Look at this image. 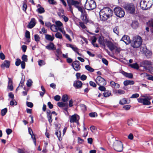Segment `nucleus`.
<instances>
[{
    "label": "nucleus",
    "instance_id": "1",
    "mask_svg": "<svg viewBox=\"0 0 153 153\" xmlns=\"http://www.w3.org/2000/svg\"><path fill=\"white\" fill-rule=\"evenodd\" d=\"M112 10L108 7L104 8L100 10L99 13L100 18L103 21L108 19L112 16Z\"/></svg>",
    "mask_w": 153,
    "mask_h": 153
},
{
    "label": "nucleus",
    "instance_id": "2",
    "mask_svg": "<svg viewBox=\"0 0 153 153\" xmlns=\"http://www.w3.org/2000/svg\"><path fill=\"white\" fill-rule=\"evenodd\" d=\"M143 40L141 37L139 36H137L133 38L131 42V46L134 48H139L142 44Z\"/></svg>",
    "mask_w": 153,
    "mask_h": 153
},
{
    "label": "nucleus",
    "instance_id": "3",
    "mask_svg": "<svg viewBox=\"0 0 153 153\" xmlns=\"http://www.w3.org/2000/svg\"><path fill=\"white\" fill-rule=\"evenodd\" d=\"M153 4V0H142L140 5L141 8L143 10H146L150 8Z\"/></svg>",
    "mask_w": 153,
    "mask_h": 153
},
{
    "label": "nucleus",
    "instance_id": "4",
    "mask_svg": "<svg viewBox=\"0 0 153 153\" xmlns=\"http://www.w3.org/2000/svg\"><path fill=\"white\" fill-rule=\"evenodd\" d=\"M85 8L88 10H92L96 7V4L93 0H86Z\"/></svg>",
    "mask_w": 153,
    "mask_h": 153
},
{
    "label": "nucleus",
    "instance_id": "5",
    "mask_svg": "<svg viewBox=\"0 0 153 153\" xmlns=\"http://www.w3.org/2000/svg\"><path fill=\"white\" fill-rule=\"evenodd\" d=\"M143 97L144 98H139L137 99L138 102L140 103L143 104V105H149L151 104L150 100L152 99L151 97L150 96H143Z\"/></svg>",
    "mask_w": 153,
    "mask_h": 153
},
{
    "label": "nucleus",
    "instance_id": "6",
    "mask_svg": "<svg viewBox=\"0 0 153 153\" xmlns=\"http://www.w3.org/2000/svg\"><path fill=\"white\" fill-rule=\"evenodd\" d=\"M123 144L120 141L116 140L114 142L113 147L114 149L118 152H121L123 150Z\"/></svg>",
    "mask_w": 153,
    "mask_h": 153
},
{
    "label": "nucleus",
    "instance_id": "7",
    "mask_svg": "<svg viewBox=\"0 0 153 153\" xmlns=\"http://www.w3.org/2000/svg\"><path fill=\"white\" fill-rule=\"evenodd\" d=\"M125 8L126 11L130 14H133L135 13V7L132 3L126 4L125 6Z\"/></svg>",
    "mask_w": 153,
    "mask_h": 153
},
{
    "label": "nucleus",
    "instance_id": "8",
    "mask_svg": "<svg viewBox=\"0 0 153 153\" xmlns=\"http://www.w3.org/2000/svg\"><path fill=\"white\" fill-rule=\"evenodd\" d=\"M115 15L120 18L123 17L125 15V12L123 10L119 7H115L114 10Z\"/></svg>",
    "mask_w": 153,
    "mask_h": 153
},
{
    "label": "nucleus",
    "instance_id": "9",
    "mask_svg": "<svg viewBox=\"0 0 153 153\" xmlns=\"http://www.w3.org/2000/svg\"><path fill=\"white\" fill-rule=\"evenodd\" d=\"M95 81L99 85H106L105 80L100 76L97 77Z\"/></svg>",
    "mask_w": 153,
    "mask_h": 153
},
{
    "label": "nucleus",
    "instance_id": "10",
    "mask_svg": "<svg viewBox=\"0 0 153 153\" xmlns=\"http://www.w3.org/2000/svg\"><path fill=\"white\" fill-rule=\"evenodd\" d=\"M80 63L79 61H76L74 62L72 66L74 70L76 71H78L80 70Z\"/></svg>",
    "mask_w": 153,
    "mask_h": 153
},
{
    "label": "nucleus",
    "instance_id": "11",
    "mask_svg": "<svg viewBox=\"0 0 153 153\" xmlns=\"http://www.w3.org/2000/svg\"><path fill=\"white\" fill-rule=\"evenodd\" d=\"M106 44L107 46L111 51H113L116 48V46L110 41H107L106 42Z\"/></svg>",
    "mask_w": 153,
    "mask_h": 153
},
{
    "label": "nucleus",
    "instance_id": "12",
    "mask_svg": "<svg viewBox=\"0 0 153 153\" xmlns=\"http://www.w3.org/2000/svg\"><path fill=\"white\" fill-rule=\"evenodd\" d=\"M80 18L85 23L87 24L89 22L88 18L87 17V14L85 12L81 13Z\"/></svg>",
    "mask_w": 153,
    "mask_h": 153
},
{
    "label": "nucleus",
    "instance_id": "13",
    "mask_svg": "<svg viewBox=\"0 0 153 153\" xmlns=\"http://www.w3.org/2000/svg\"><path fill=\"white\" fill-rule=\"evenodd\" d=\"M36 21L34 18H33L30 19L27 27L31 29L34 27L36 24Z\"/></svg>",
    "mask_w": 153,
    "mask_h": 153
},
{
    "label": "nucleus",
    "instance_id": "14",
    "mask_svg": "<svg viewBox=\"0 0 153 153\" xmlns=\"http://www.w3.org/2000/svg\"><path fill=\"white\" fill-rule=\"evenodd\" d=\"M79 116L76 114H74L70 118V123H78L79 118L77 119V117L79 118Z\"/></svg>",
    "mask_w": 153,
    "mask_h": 153
},
{
    "label": "nucleus",
    "instance_id": "15",
    "mask_svg": "<svg viewBox=\"0 0 153 153\" xmlns=\"http://www.w3.org/2000/svg\"><path fill=\"white\" fill-rule=\"evenodd\" d=\"M107 41L106 39L105 40L103 36H100L98 40L99 43L101 45L104 47L105 46V43Z\"/></svg>",
    "mask_w": 153,
    "mask_h": 153
},
{
    "label": "nucleus",
    "instance_id": "16",
    "mask_svg": "<svg viewBox=\"0 0 153 153\" xmlns=\"http://www.w3.org/2000/svg\"><path fill=\"white\" fill-rule=\"evenodd\" d=\"M10 62L8 60H5L3 63L1 65V67L3 69H4L5 67L8 68L10 66Z\"/></svg>",
    "mask_w": 153,
    "mask_h": 153
},
{
    "label": "nucleus",
    "instance_id": "17",
    "mask_svg": "<svg viewBox=\"0 0 153 153\" xmlns=\"http://www.w3.org/2000/svg\"><path fill=\"white\" fill-rule=\"evenodd\" d=\"M121 40L123 41L126 45H128L131 42L130 37L127 35L124 36L121 39Z\"/></svg>",
    "mask_w": 153,
    "mask_h": 153
},
{
    "label": "nucleus",
    "instance_id": "18",
    "mask_svg": "<svg viewBox=\"0 0 153 153\" xmlns=\"http://www.w3.org/2000/svg\"><path fill=\"white\" fill-rule=\"evenodd\" d=\"M45 24V26L47 27H50L52 31L54 32L56 31V29L55 25H51V23L49 22H46Z\"/></svg>",
    "mask_w": 153,
    "mask_h": 153
},
{
    "label": "nucleus",
    "instance_id": "19",
    "mask_svg": "<svg viewBox=\"0 0 153 153\" xmlns=\"http://www.w3.org/2000/svg\"><path fill=\"white\" fill-rule=\"evenodd\" d=\"M46 48L49 50H53L56 49L54 44L50 42L47 46H45Z\"/></svg>",
    "mask_w": 153,
    "mask_h": 153
},
{
    "label": "nucleus",
    "instance_id": "20",
    "mask_svg": "<svg viewBox=\"0 0 153 153\" xmlns=\"http://www.w3.org/2000/svg\"><path fill=\"white\" fill-rule=\"evenodd\" d=\"M8 79L9 81L7 88L11 91H13V81L10 78H8Z\"/></svg>",
    "mask_w": 153,
    "mask_h": 153
},
{
    "label": "nucleus",
    "instance_id": "21",
    "mask_svg": "<svg viewBox=\"0 0 153 153\" xmlns=\"http://www.w3.org/2000/svg\"><path fill=\"white\" fill-rule=\"evenodd\" d=\"M121 73L124 76L128 78L132 79L133 77V74L131 73H127L123 71H122Z\"/></svg>",
    "mask_w": 153,
    "mask_h": 153
},
{
    "label": "nucleus",
    "instance_id": "22",
    "mask_svg": "<svg viewBox=\"0 0 153 153\" xmlns=\"http://www.w3.org/2000/svg\"><path fill=\"white\" fill-rule=\"evenodd\" d=\"M144 53L145 56L148 58H149L151 57V55L152 54V52L146 49L144 51Z\"/></svg>",
    "mask_w": 153,
    "mask_h": 153
},
{
    "label": "nucleus",
    "instance_id": "23",
    "mask_svg": "<svg viewBox=\"0 0 153 153\" xmlns=\"http://www.w3.org/2000/svg\"><path fill=\"white\" fill-rule=\"evenodd\" d=\"M131 27L134 29L137 28L139 26V23L137 21L134 20L132 21L131 24Z\"/></svg>",
    "mask_w": 153,
    "mask_h": 153
},
{
    "label": "nucleus",
    "instance_id": "24",
    "mask_svg": "<svg viewBox=\"0 0 153 153\" xmlns=\"http://www.w3.org/2000/svg\"><path fill=\"white\" fill-rule=\"evenodd\" d=\"M82 83L81 81H77L74 83V86L77 88H79L82 87Z\"/></svg>",
    "mask_w": 153,
    "mask_h": 153
},
{
    "label": "nucleus",
    "instance_id": "25",
    "mask_svg": "<svg viewBox=\"0 0 153 153\" xmlns=\"http://www.w3.org/2000/svg\"><path fill=\"white\" fill-rule=\"evenodd\" d=\"M110 84L111 86L113 88H118L120 87L119 84L115 83L114 81H111L110 82Z\"/></svg>",
    "mask_w": 153,
    "mask_h": 153
},
{
    "label": "nucleus",
    "instance_id": "26",
    "mask_svg": "<svg viewBox=\"0 0 153 153\" xmlns=\"http://www.w3.org/2000/svg\"><path fill=\"white\" fill-rule=\"evenodd\" d=\"M134 83V82L133 80H126L123 82V84L125 86H127L128 85H133Z\"/></svg>",
    "mask_w": 153,
    "mask_h": 153
},
{
    "label": "nucleus",
    "instance_id": "27",
    "mask_svg": "<svg viewBox=\"0 0 153 153\" xmlns=\"http://www.w3.org/2000/svg\"><path fill=\"white\" fill-rule=\"evenodd\" d=\"M70 1L72 5L74 6L76 8L80 4V2L77 1L71 0Z\"/></svg>",
    "mask_w": 153,
    "mask_h": 153
},
{
    "label": "nucleus",
    "instance_id": "28",
    "mask_svg": "<svg viewBox=\"0 0 153 153\" xmlns=\"http://www.w3.org/2000/svg\"><path fill=\"white\" fill-rule=\"evenodd\" d=\"M45 38L47 40L51 42L53 40L54 38L53 36H52L50 35L45 34Z\"/></svg>",
    "mask_w": 153,
    "mask_h": 153
},
{
    "label": "nucleus",
    "instance_id": "29",
    "mask_svg": "<svg viewBox=\"0 0 153 153\" xmlns=\"http://www.w3.org/2000/svg\"><path fill=\"white\" fill-rule=\"evenodd\" d=\"M111 94V91L107 90L105 91V92L103 94V95L105 97H108L110 96Z\"/></svg>",
    "mask_w": 153,
    "mask_h": 153
},
{
    "label": "nucleus",
    "instance_id": "30",
    "mask_svg": "<svg viewBox=\"0 0 153 153\" xmlns=\"http://www.w3.org/2000/svg\"><path fill=\"white\" fill-rule=\"evenodd\" d=\"M68 104L67 103L59 102L57 103V105L60 107H64L67 106Z\"/></svg>",
    "mask_w": 153,
    "mask_h": 153
},
{
    "label": "nucleus",
    "instance_id": "31",
    "mask_svg": "<svg viewBox=\"0 0 153 153\" xmlns=\"http://www.w3.org/2000/svg\"><path fill=\"white\" fill-rule=\"evenodd\" d=\"M36 11L38 13L41 14L44 13L45 10L44 9L43 7H41L38 8L36 10Z\"/></svg>",
    "mask_w": 153,
    "mask_h": 153
},
{
    "label": "nucleus",
    "instance_id": "32",
    "mask_svg": "<svg viewBox=\"0 0 153 153\" xmlns=\"http://www.w3.org/2000/svg\"><path fill=\"white\" fill-rule=\"evenodd\" d=\"M67 2L68 5V7H69V10L70 11V12H71V13H73V8H72V6H71V5H72L71 4V2L70 1H68V0H67Z\"/></svg>",
    "mask_w": 153,
    "mask_h": 153
},
{
    "label": "nucleus",
    "instance_id": "33",
    "mask_svg": "<svg viewBox=\"0 0 153 153\" xmlns=\"http://www.w3.org/2000/svg\"><path fill=\"white\" fill-rule=\"evenodd\" d=\"M85 67L87 70L90 72H92L94 71V69L89 65H86Z\"/></svg>",
    "mask_w": 153,
    "mask_h": 153
},
{
    "label": "nucleus",
    "instance_id": "34",
    "mask_svg": "<svg viewBox=\"0 0 153 153\" xmlns=\"http://www.w3.org/2000/svg\"><path fill=\"white\" fill-rule=\"evenodd\" d=\"M56 53L55 54L56 56L58 58H59V55L62 53V51L61 50L59 49H58L56 50Z\"/></svg>",
    "mask_w": 153,
    "mask_h": 153
},
{
    "label": "nucleus",
    "instance_id": "35",
    "mask_svg": "<svg viewBox=\"0 0 153 153\" xmlns=\"http://www.w3.org/2000/svg\"><path fill=\"white\" fill-rule=\"evenodd\" d=\"M62 100L64 102L67 101L68 100V96L67 95H64L62 97Z\"/></svg>",
    "mask_w": 153,
    "mask_h": 153
},
{
    "label": "nucleus",
    "instance_id": "36",
    "mask_svg": "<svg viewBox=\"0 0 153 153\" xmlns=\"http://www.w3.org/2000/svg\"><path fill=\"white\" fill-rule=\"evenodd\" d=\"M130 66L133 68L138 69L139 68V67L137 63H133L130 65Z\"/></svg>",
    "mask_w": 153,
    "mask_h": 153
},
{
    "label": "nucleus",
    "instance_id": "37",
    "mask_svg": "<svg viewBox=\"0 0 153 153\" xmlns=\"http://www.w3.org/2000/svg\"><path fill=\"white\" fill-rule=\"evenodd\" d=\"M55 134L56 135L59 141L62 140V138H61V132L60 131H57L56 132Z\"/></svg>",
    "mask_w": 153,
    "mask_h": 153
},
{
    "label": "nucleus",
    "instance_id": "38",
    "mask_svg": "<svg viewBox=\"0 0 153 153\" xmlns=\"http://www.w3.org/2000/svg\"><path fill=\"white\" fill-rule=\"evenodd\" d=\"M32 83L33 81L32 80L30 79H28L26 83L27 86L28 87H30L32 85Z\"/></svg>",
    "mask_w": 153,
    "mask_h": 153
},
{
    "label": "nucleus",
    "instance_id": "39",
    "mask_svg": "<svg viewBox=\"0 0 153 153\" xmlns=\"http://www.w3.org/2000/svg\"><path fill=\"white\" fill-rule=\"evenodd\" d=\"M22 59L23 60L22 61L27 62L28 60L27 56L24 54L22 57Z\"/></svg>",
    "mask_w": 153,
    "mask_h": 153
},
{
    "label": "nucleus",
    "instance_id": "40",
    "mask_svg": "<svg viewBox=\"0 0 153 153\" xmlns=\"http://www.w3.org/2000/svg\"><path fill=\"white\" fill-rule=\"evenodd\" d=\"M127 103V100L125 98H123L119 102V103L122 105L126 104Z\"/></svg>",
    "mask_w": 153,
    "mask_h": 153
},
{
    "label": "nucleus",
    "instance_id": "41",
    "mask_svg": "<svg viewBox=\"0 0 153 153\" xmlns=\"http://www.w3.org/2000/svg\"><path fill=\"white\" fill-rule=\"evenodd\" d=\"M146 76L147 77V79L149 80H152L153 81V76L149 75L146 73Z\"/></svg>",
    "mask_w": 153,
    "mask_h": 153
},
{
    "label": "nucleus",
    "instance_id": "42",
    "mask_svg": "<svg viewBox=\"0 0 153 153\" xmlns=\"http://www.w3.org/2000/svg\"><path fill=\"white\" fill-rule=\"evenodd\" d=\"M34 39L35 41L37 42L39 41L40 38L38 34H35L34 35Z\"/></svg>",
    "mask_w": 153,
    "mask_h": 153
},
{
    "label": "nucleus",
    "instance_id": "43",
    "mask_svg": "<svg viewBox=\"0 0 153 153\" xmlns=\"http://www.w3.org/2000/svg\"><path fill=\"white\" fill-rule=\"evenodd\" d=\"M7 108H5L1 110V115L2 116L5 115L7 113Z\"/></svg>",
    "mask_w": 153,
    "mask_h": 153
},
{
    "label": "nucleus",
    "instance_id": "44",
    "mask_svg": "<svg viewBox=\"0 0 153 153\" xmlns=\"http://www.w3.org/2000/svg\"><path fill=\"white\" fill-rule=\"evenodd\" d=\"M55 37L59 39H62V36L61 34L59 32H57L55 35Z\"/></svg>",
    "mask_w": 153,
    "mask_h": 153
},
{
    "label": "nucleus",
    "instance_id": "45",
    "mask_svg": "<svg viewBox=\"0 0 153 153\" xmlns=\"http://www.w3.org/2000/svg\"><path fill=\"white\" fill-rule=\"evenodd\" d=\"M21 60L20 59L17 58L16 59V61L15 62V65L16 66H19L21 63Z\"/></svg>",
    "mask_w": 153,
    "mask_h": 153
},
{
    "label": "nucleus",
    "instance_id": "46",
    "mask_svg": "<svg viewBox=\"0 0 153 153\" xmlns=\"http://www.w3.org/2000/svg\"><path fill=\"white\" fill-rule=\"evenodd\" d=\"M89 116L92 117H94L96 116H97V113L96 112H91L89 114Z\"/></svg>",
    "mask_w": 153,
    "mask_h": 153
},
{
    "label": "nucleus",
    "instance_id": "47",
    "mask_svg": "<svg viewBox=\"0 0 153 153\" xmlns=\"http://www.w3.org/2000/svg\"><path fill=\"white\" fill-rule=\"evenodd\" d=\"M25 37L27 39H30V32L28 30H26L25 33Z\"/></svg>",
    "mask_w": 153,
    "mask_h": 153
},
{
    "label": "nucleus",
    "instance_id": "48",
    "mask_svg": "<svg viewBox=\"0 0 153 153\" xmlns=\"http://www.w3.org/2000/svg\"><path fill=\"white\" fill-rule=\"evenodd\" d=\"M139 94L137 93L134 94L130 97V98H138L139 97Z\"/></svg>",
    "mask_w": 153,
    "mask_h": 153
},
{
    "label": "nucleus",
    "instance_id": "49",
    "mask_svg": "<svg viewBox=\"0 0 153 153\" xmlns=\"http://www.w3.org/2000/svg\"><path fill=\"white\" fill-rule=\"evenodd\" d=\"M131 107V106L129 105H126L123 107V108L126 110H129Z\"/></svg>",
    "mask_w": 153,
    "mask_h": 153
},
{
    "label": "nucleus",
    "instance_id": "50",
    "mask_svg": "<svg viewBox=\"0 0 153 153\" xmlns=\"http://www.w3.org/2000/svg\"><path fill=\"white\" fill-rule=\"evenodd\" d=\"M80 106L82 110L83 111H85L86 110V106L84 104H81L80 105Z\"/></svg>",
    "mask_w": 153,
    "mask_h": 153
},
{
    "label": "nucleus",
    "instance_id": "51",
    "mask_svg": "<svg viewBox=\"0 0 153 153\" xmlns=\"http://www.w3.org/2000/svg\"><path fill=\"white\" fill-rule=\"evenodd\" d=\"M38 62L39 65L40 66H42L45 64V61L43 60H40Z\"/></svg>",
    "mask_w": 153,
    "mask_h": 153
},
{
    "label": "nucleus",
    "instance_id": "52",
    "mask_svg": "<svg viewBox=\"0 0 153 153\" xmlns=\"http://www.w3.org/2000/svg\"><path fill=\"white\" fill-rule=\"evenodd\" d=\"M98 89H99L102 91H105V88L103 86V85H99Z\"/></svg>",
    "mask_w": 153,
    "mask_h": 153
},
{
    "label": "nucleus",
    "instance_id": "53",
    "mask_svg": "<svg viewBox=\"0 0 153 153\" xmlns=\"http://www.w3.org/2000/svg\"><path fill=\"white\" fill-rule=\"evenodd\" d=\"M76 8H77L78 9V10L81 13H84L83 11V8L82 7L80 6H79V5L78 6V7H77Z\"/></svg>",
    "mask_w": 153,
    "mask_h": 153
},
{
    "label": "nucleus",
    "instance_id": "54",
    "mask_svg": "<svg viewBox=\"0 0 153 153\" xmlns=\"http://www.w3.org/2000/svg\"><path fill=\"white\" fill-rule=\"evenodd\" d=\"M27 105L30 108H32L33 106V104L32 103L30 102H26Z\"/></svg>",
    "mask_w": 153,
    "mask_h": 153
},
{
    "label": "nucleus",
    "instance_id": "55",
    "mask_svg": "<svg viewBox=\"0 0 153 153\" xmlns=\"http://www.w3.org/2000/svg\"><path fill=\"white\" fill-rule=\"evenodd\" d=\"M80 26L82 29H85L86 28L85 25H84L83 22H80L79 23Z\"/></svg>",
    "mask_w": 153,
    "mask_h": 153
},
{
    "label": "nucleus",
    "instance_id": "56",
    "mask_svg": "<svg viewBox=\"0 0 153 153\" xmlns=\"http://www.w3.org/2000/svg\"><path fill=\"white\" fill-rule=\"evenodd\" d=\"M23 10L24 11L26 12L27 8V5L26 4L25 2H24L23 3Z\"/></svg>",
    "mask_w": 153,
    "mask_h": 153
},
{
    "label": "nucleus",
    "instance_id": "57",
    "mask_svg": "<svg viewBox=\"0 0 153 153\" xmlns=\"http://www.w3.org/2000/svg\"><path fill=\"white\" fill-rule=\"evenodd\" d=\"M0 58L1 60H3L5 59V56L3 53L2 52H1L0 53Z\"/></svg>",
    "mask_w": 153,
    "mask_h": 153
},
{
    "label": "nucleus",
    "instance_id": "58",
    "mask_svg": "<svg viewBox=\"0 0 153 153\" xmlns=\"http://www.w3.org/2000/svg\"><path fill=\"white\" fill-rule=\"evenodd\" d=\"M117 93L119 94H125V91L122 89H119L117 90Z\"/></svg>",
    "mask_w": 153,
    "mask_h": 153
},
{
    "label": "nucleus",
    "instance_id": "59",
    "mask_svg": "<svg viewBox=\"0 0 153 153\" xmlns=\"http://www.w3.org/2000/svg\"><path fill=\"white\" fill-rule=\"evenodd\" d=\"M21 66L22 69H24L25 67V63L24 61H22L21 63Z\"/></svg>",
    "mask_w": 153,
    "mask_h": 153
},
{
    "label": "nucleus",
    "instance_id": "60",
    "mask_svg": "<svg viewBox=\"0 0 153 153\" xmlns=\"http://www.w3.org/2000/svg\"><path fill=\"white\" fill-rule=\"evenodd\" d=\"M118 30V27H116L114 28L113 31L116 34L118 35L119 33Z\"/></svg>",
    "mask_w": 153,
    "mask_h": 153
},
{
    "label": "nucleus",
    "instance_id": "61",
    "mask_svg": "<svg viewBox=\"0 0 153 153\" xmlns=\"http://www.w3.org/2000/svg\"><path fill=\"white\" fill-rule=\"evenodd\" d=\"M89 84L91 86L93 87H96L97 86L96 84L94 82L92 81H90L89 82Z\"/></svg>",
    "mask_w": 153,
    "mask_h": 153
},
{
    "label": "nucleus",
    "instance_id": "62",
    "mask_svg": "<svg viewBox=\"0 0 153 153\" xmlns=\"http://www.w3.org/2000/svg\"><path fill=\"white\" fill-rule=\"evenodd\" d=\"M61 97L59 95H57L54 97V99L56 101H59Z\"/></svg>",
    "mask_w": 153,
    "mask_h": 153
},
{
    "label": "nucleus",
    "instance_id": "63",
    "mask_svg": "<svg viewBox=\"0 0 153 153\" xmlns=\"http://www.w3.org/2000/svg\"><path fill=\"white\" fill-rule=\"evenodd\" d=\"M47 117L48 121L50 123H51L52 122V115L47 116Z\"/></svg>",
    "mask_w": 153,
    "mask_h": 153
},
{
    "label": "nucleus",
    "instance_id": "64",
    "mask_svg": "<svg viewBox=\"0 0 153 153\" xmlns=\"http://www.w3.org/2000/svg\"><path fill=\"white\" fill-rule=\"evenodd\" d=\"M56 25L58 26L62 27V26L63 24L60 21H57L56 22Z\"/></svg>",
    "mask_w": 153,
    "mask_h": 153
}]
</instances>
